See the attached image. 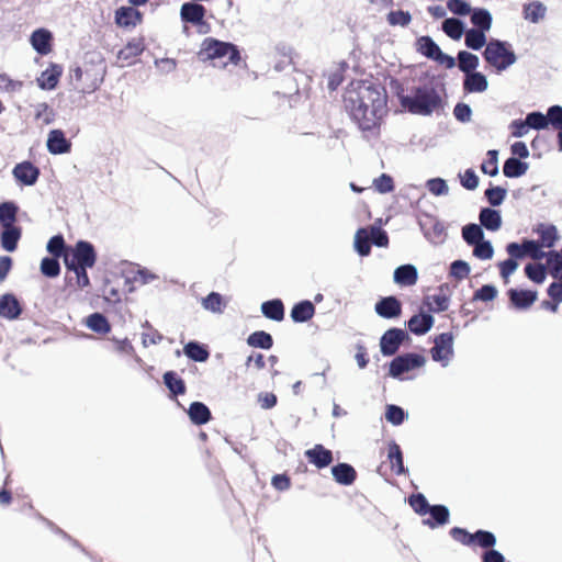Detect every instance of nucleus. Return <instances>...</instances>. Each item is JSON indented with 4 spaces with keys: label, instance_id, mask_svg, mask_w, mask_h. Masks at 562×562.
<instances>
[{
    "label": "nucleus",
    "instance_id": "9b49d317",
    "mask_svg": "<svg viewBox=\"0 0 562 562\" xmlns=\"http://www.w3.org/2000/svg\"><path fill=\"white\" fill-rule=\"evenodd\" d=\"M114 20L120 27H135L143 21V14L133 7H120L115 11Z\"/></svg>",
    "mask_w": 562,
    "mask_h": 562
},
{
    "label": "nucleus",
    "instance_id": "774afa93",
    "mask_svg": "<svg viewBox=\"0 0 562 562\" xmlns=\"http://www.w3.org/2000/svg\"><path fill=\"white\" fill-rule=\"evenodd\" d=\"M371 244L376 247H386L389 245L387 233L378 226H371L370 228Z\"/></svg>",
    "mask_w": 562,
    "mask_h": 562
},
{
    "label": "nucleus",
    "instance_id": "864d4df0",
    "mask_svg": "<svg viewBox=\"0 0 562 562\" xmlns=\"http://www.w3.org/2000/svg\"><path fill=\"white\" fill-rule=\"evenodd\" d=\"M144 50V46L140 41L128 42L127 45L121 49L117 54L120 60H128L136 58Z\"/></svg>",
    "mask_w": 562,
    "mask_h": 562
},
{
    "label": "nucleus",
    "instance_id": "052dcab7",
    "mask_svg": "<svg viewBox=\"0 0 562 562\" xmlns=\"http://www.w3.org/2000/svg\"><path fill=\"white\" fill-rule=\"evenodd\" d=\"M426 188L436 196L447 195L449 193V187L442 178H431L427 180Z\"/></svg>",
    "mask_w": 562,
    "mask_h": 562
},
{
    "label": "nucleus",
    "instance_id": "a211bd4d",
    "mask_svg": "<svg viewBox=\"0 0 562 562\" xmlns=\"http://www.w3.org/2000/svg\"><path fill=\"white\" fill-rule=\"evenodd\" d=\"M21 313L22 307L13 294L7 293L0 297V317L12 321L16 319Z\"/></svg>",
    "mask_w": 562,
    "mask_h": 562
},
{
    "label": "nucleus",
    "instance_id": "4468645a",
    "mask_svg": "<svg viewBox=\"0 0 562 562\" xmlns=\"http://www.w3.org/2000/svg\"><path fill=\"white\" fill-rule=\"evenodd\" d=\"M206 10L202 4L186 2L181 5L180 18L186 23L193 25L202 24L205 18Z\"/></svg>",
    "mask_w": 562,
    "mask_h": 562
},
{
    "label": "nucleus",
    "instance_id": "09e8293b",
    "mask_svg": "<svg viewBox=\"0 0 562 562\" xmlns=\"http://www.w3.org/2000/svg\"><path fill=\"white\" fill-rule=\"evenodd\" d=\"M418 50L430 59H436L440 53V47L429 36H423L418 40Z\"/></svg>",
    "mask_w": 562,
    "mask_h": 562
},
{
    "label": "nucleus",
    "instance_id": "c9c22d12",
    "mask_svg": "<svg viewBox=\"0 0 562 562\" xmlns=\"http://www.w3.org/2000/svg\"><path fill=\"white\" fill-rule=\"evenodd\" d=\"M184 355L196 362H204L209 358L207 349L198 341H189L183 348Z\"/></svg>",
    "mask_w": 562,
    "mask_h": 562
},
{
    "label": "nucleus",
    "instance_id": "6e6d98bb",
    "mask_svg": "<svg viewBox=\"0 0 562 562\" xmlns=\"http://www.w3.org/2000/svg\"><path fill=\"white\" fill-rule=\"evenodd\" d=\"M387 23L392 26H407L412 22V15L408 11H390L386 15Z\"/></svg>",
    "mask_w": 562,
    "mask_h": 562
},
{
    "label": "nucleus",
    "instance_id": "603ef678",
    "mask_svg": "<svg viewBox=\"0 0 562 562\" xmlns=\"http://www.w3.org/2000/svg\"><path fill=\"white\" fill-rule=\"evenodd\" d=\"M41 272L47 278H56L60 273V265L56 257H45L41 261Z\"/></svg>",
    "mask_w": 562,
    "mask_h": 562
},
{
    "label": "nucleus",
    "instance_id": "f8f14e48",
    "mask_svg": "<svg viewBox=\"0 0 562 562\" xmlns=\"http://www.w3.org/2000/svg\"><path fill=\"white\" fill-rule=\"evenodd\" d=\"M375 313L383 318H396L402 313V304L395 296L382 297L374 306Z\"/></svg>",
    "mask_w": 562,
    "mask_h": 562
},
{
    "label": "nucleus",
    "instance_id": "de8ad7c7",
    "mask_svg": "<svg viewBox=\"0 0 562 562\" xmlns=\"http://www.w3.org/2000/svg\"><path fill=\"white\" fill-rule=\"evenodd\" d=\"M202 306L204 310L212 313L221 314L225 304L223 303V296L217 292H211L207 296L202 299Z\"/></svg>",
    "mask_w": 562,
    "mask_h": 562
},
{
    "label": "nucleus",
    "instance_id": "ea45409f",
    "mask_svg": "<svg viewBox=\"0 0 562 562\" xmlns=\"http://www.w3.org/2000/svg\"><path fill=\"white\" fill-rule=\"evenodd\" d=\"M86 325L94 333L106 334L111 327L106 317L101 313H93L88 316Z\"/></svg>",
    "mask_w": 562,
    "mask_h": 562
},
{
    "label": "nucleus",
    "instance_id": "e2e57ef3",
    "mask_svg": "<svg viewBox=\"0 0 562 562\" xmlns=\"http://www.w3.org/2000/svg\"><path fill=\"white\" fill-rule=\"evenodd\" d=\"M470 271V265L464 260H454L450 265V274L458 280H463L468 278Z\"/></svg>",
    "mask_w": 562,
    "mask_h": 562
},
{
    "label": "nucleus",
    "instance_id": "cd10ccee",
    "mask_svg": "<svg viewBox=\"0 0 562 562\" xmlns=\"http://www.w3.org/2000/svg\"><path fill=\"white\" fill-rule=\"evenodd\" d=\"M479 220L481 227L487 231L495 232L502 226V216L498 211L490 207H484L480 211Z\"/></svg>",
    "mask_w": 562,
    "mask_h": 562
},
{
    "label": "nucleus",
    "instance_id": "393cba45",
    "mask_svg": "<svg viewBox=\"0 0 562 562\" xmlns=\"http://www.w3.org/2000/svg\"><path fill=\"white\" fill-rule=\"evenodd\" d=\"M188 415L192 424L201 426L207 424L212 414L210 408L202 402H193L188 408Z\"/></svg>",
    "mask_w": 562,
    "mask_h": 562
},
{
    "label": "nucleus",
    "instance_id": "6e6552de",
    "mask_svg": "<svg viewBox=\"0 0 562 562\" xmlns=\"http://www.w3.org/2000/svg\"><path fill=\"white\" fill-rule=\"evenodd\" d=\"M97 261L94 246L87 240H78L72 248L71 258L68 257L70 267L92 268Z\"/></svg>",
    "mask_w": 562,
    "mask_h": 562
},
{
    "label": "nucleus",
    "instance_id": "3c124183",
    "mask_svg": "<svg viewBox=\"0 0 562 562\" xmlns=\"http://www.w3.org/2000/svg\"><path fill=\"white\" fill-rule=\"evenodd\" d=\"M481 170L491 176L495 177L498 175V151L491 149L486 154V159L481 165Z\"/></svg>",
    "mask_w": 562,
    "mask_h": 562
},
{
    "label": "nucleus",
    "instance_id": "8fccbe9b",
    "mask_svg": "<svg viewBox=\"0 0 562 562\" xmlns=\"http://www.w3.org/2000/svg\"><path fill=\"white\" fill-rule=\"evenodd\" d=\"M525 273L528 279H530L532 282L537 284H541L544 282L547 277V268L542 263H528L525 267Z\"/></svg>",
    "mask_w": 562,
    "mask_h": 562
},
{
    "label": "nucleus",
    "instance_id": "e433bc0d",
    "mask_svg": "<svg viewBox=\"0 0 562 562\" xmlns=\"http://www.w3.org/2000/svg\"><path fill=\"white\" fill-rule=\"evenodd\" d=\"M247 344L254 348L270 349L273 346L272 336L263 330H257L247 338Z\"/></svg>",
    "mask_w": 562,
    "mask_h": 562
},
{
    "label": "nucleus",
    "instance_id": "473e14b6",
    "mask_svg": "<svg viewBox=\"0 0 562 562\" xmlns=\"http://www.w3.org/2000/svg\"><path fill=\"white\" fill-rule=\"evenodd\" d=\"M471 23L475 30L487 32L492 26V15L486 9L476 8L471 11Z\"/></svg>",
    "mask_w": 562,
    "mask_h": 562
},
{
    "label": "nucleus",
    "instance_id": "423d86ee",
    "mask_svg": "<svg viewBox=\"0 0 562 562\" xmlns=\"http://www.w3.org/2000/svg\"><path fill=\"white\" fill-rule=\"evenodd\" d=\"M426 363V358L416 352H407L396 356L389 366V375L393 379L402 380V375L414 369L422 368Z\"/></svg>",
    "mask_w": 562,
    "mask_h": 562
},
{
    "label": "nucleus",
    "instance_id": "5fc2aeb1",
    "mask_svg": "<svg viewBox=\"0 0 562 562\" xmlns=\"http://www.w3.org/2000/svg\"><path fill=\"white\" fill-rule=\"evenodd\" d=\"M408 502H409V505L412 506V508L414 509V512L416 514H418L419 516L427 515L430 509V506H431L428 503L425 495L422 493L411 495L408 498Z\"/></svg>",
    "mask_w": 562,
    "mask_h": 562
},
{
    "label": "nucleus",
    "instance_id": "338daca9",
    "mask_svg": "<svg viewBox=\"0 0 562 562\" xmlns=\"http://www.w3.org/2000/svg\"><path fill=\"white\" fill-rule=\"evenodd\" d=\"M496 295L497 289L492 284H485L474 292L473 300L490 302L493 301L496 297Z\"/></svg>",
    "mask_w": 562,
    "mask_h": 562
},
{
    "label": "nucleus",
    "instance_id": "5701e85b",
    "mask_svg": "<svg viewBox=\"0 0 562 562\" xmlns=\"http://www.w3.org/2000/svg\"><path fill=\"white\" fill-rule=\"evenodd\" d=\"M408 329L415 335H425L434 325V317L427 313L413 315L408 322Z\"/></svg>",
    "mask_w": 562,
    "mask_h": 562
},
{
    "label": "nucleus",
    "instance_id": "49530a36",
    "mask_svg": "<svg viewBox=\"0 0 562 562\" xmlns=\"http://www.w3.org/2000/svg\"><path fill=\"white\" fill-rule=\"evenodd\" d=\"M547 265L549 273L554 279H562V255L558 250L548 251Z\"/></svg>",
    "mask_w": 562,
    "mask_h": 562
},
{
    "label": "nucleus",
    "instance_id": "f03ea898",
    "mask_svg": "<svg viewBox=\"0 0 562 562\" xmlns=\"http://www.w3.org/2000/svg\"><path fill=\"white\" fill-rule=\"evenodd\" d=\"M198 57L201 61L218 60L223 67L239 66L243 61L240 52L235 44L214 37H205L202 41Z\"/></svg>",
    "mask_w": 562,
    "mask_h": 562
},
{
    "label": "nucleus",
    "instance_id": "4d7b16f0",
    "mask_svg": "<svg viewBox=\"0 0 562 562\" xmlns=\"http://www.w3.org/2000/svg\"><path fill=\"white\" fill-rule=\"evenodd\" d=\"M385 418L392 425L398 426L404 423L405 418H407V414L402 407L390 404L386 406Z\"/></svg>",
    "mask_w": 562,
    "mask_h": 562
},
{
    "label": "nucleus",
    "instance_id": "39448f33",
    "mask_svg": "<svg viewBox=\"0 0 562 562\" xmlns=\"http://www.w3.org/2000/svg\"><path fill=\"white\" fill-rule=\"evenodd\" d=\"M526 124L529 125L530 130H552L562 128V106L552 105L548 109L547 114L541 112H531L526 116Z\"/></svg>",
    "mask_w": 562,
    "mask_h": 562
},
{
    "label": "nucleus",
    "instance_id": "4c0bfd02",
    "mask_svg": "<svg viewBox=\"0 0 562 562\" xmlns=\"http://www.w3.org/2000/svg\"><path fill=\"white\" fill-rule=\"evenodd\" d=\"M479 66V57L470 52L458 53V67L464 74L474 72Z\"/></svg>",
    "mask_w": 562,
    "mask_h": 562
},
{
    "label": "nucleus",
    "instance_id": "f704fd0d",
    "mask_svg": "<svg viewBox=\"0 0 562 562\" xmlns=\"http://www.w3.org/2000/svg\"><path fill=\"white\" fill-rule=\"evenodd\" d=\"M461 235L469 246H473L484 239L483 228L481 225L475 223L464 225L462 227Z\"/></svg>",
    "mask_w": 562,
    "mask_h": 562
},
{
    "label": "nucleus",
    "instance_id": "2f4dec72",
    "mask_svg": "<svg viewBox=\"0 0 562 562\" xmlns=\"http://www.w3.org/2000/svg\"><path fill=\"white\" fill-rule=\"evenodd\" d=\"M496 536L488 530L479 529L473 532L472 547H479L484 551H488L496 546Z\"/></svg>",
    "mask_w": 562,
    "mask_h": 562
},
{
    "label": "nucleus",
    "instance_id": "bf43d9fd",
    "mask_svg": "<svg viewBox=\"0 0 562 562\" xmlns=\"http://www.w3.org/2000/svg\"><path fill=\"white\" fill-rule=\"evenodd\" d=\"M473 256L481 260H488L493 258L494 248L490 240H481L473 245Z\"/></svg>",
    "mask_w": 562,
    "mask_h": 562
},
{
    "label": "nucleus",
    "instance_id": "dca6fc26",
    "mask_svg": "<svg viewBox=\"0 0 562 562\" xmlns=\"http://www.w3.org/2000/svg\"><path fill=\"white\" fill-rule=\"evenodd\" d=\"M307 460L318 469H324L333 462V452L323 445H315L305 451Z\"/></svg>",
    "mask_w": 562,
    "mask_h": 562
},
{
    "label": "nucleus",
    "instance_id": "0e129e2a",
    "mask_svg": "<svg viewBox=\"0 0 562 562\" xmlns=\"http://www.w3.org/2000/svg\"><path fill=\"white\" fill-rule=\"evenodd\" d=\"M373 187L379 193L385 194L394 190V182L391 176L382 173L373 180Z\"/></svg>",
    "mask_w": 562,
    "mask_h": 562
},
{
    "label": "nucleus",
    "instance_id": "20e7f679",
    "mask_svg": "<svg viewBox=\"0 0 562 562\" xmlns=\"http://www.w3.org/2000/svg\"><path fill=\"white\" fill-rule=\"evenodd\" d=\"M483 57L497 72L506 70L509 66L515 64L517 59L515 53L509 48V45L498 40H491L486 44Z\"/></svg>",
    "mask_w": 562,
    "mask_h": 562
},
{
    "label": "nucleus",
    "instance_id": "9d476101",
    "mask_svg": "<svg viewBox=\"0 0 562 562\" xmlns=\"http://www.w3.org/2000/svg\"><path fill=\"white\" fill-rule=\"evenodd\" d=\"M408 334L402 328H390L380 338V350L384 357L394 356L401 345L408 340Z\"/></svg>",
    "mask_w": 562,
    "mask_h": 562
},
{
    "label": "nucleus",
    "instance_id": "69168bd1",
    "mask_svg": "<svg viewBox=\"0 0 562 562\" xmlns=\"http://www.w3.org/2000/svg\"><path fill=\"white\" fill-rule=\"evenodd\" d=\"M65 247L64 237L61 235H55L48 240L46 249L53 257L59 258L64 254Z\"/></svg>",
    "mask_w": 562,
    "mask_h": 562
},
{
    "label": "nucleus",
    "instance_id": "f3484780",
    "mask_svg": "<svg viewBox=\"0 0 562 562\" xmlns=\"http://www.w3.org/2000/svg\"><path fill=\"white\" fill-rule=\"evenodd\" d=\"M13 176L24 186H33L40 176V170L29 161L18 164L13 169Z\"/></svg>",
    "mask_w": 562,
    "mask_h": 562
},
{
    "label": "nucleus",
    "instance_id": "ddd939ff",
    "mask_svg": "<svg viewBox=\"0 0 562 562\" xmlns=\"http://www.w3.org/2000/svg\"><path fill=\"white\" fill-rule=\"evenodd\" d=\"M510 303L517 310L529 308L538 297L537 291L509 289L507 292Z\"/></svg>",
    "mask_w": 562,
    "mask_h": 562
},
{
    "label": "nucleus",
    "instance_id": "37998d69",
    "mask_svg": "<svg viewBox=\"0 0 562 562\" xmlns=\"http://www.w3.org/2000/svg\"><path fill=\"white\" fill-rule=\"evenodd\" d=\"M355 249L360 256H368L371 251V238L366 228H359L355 235Z\"/></svg>",
    "mask_w": 562,
    "mask_h": 562
},
{
    "label": "nucleus",
    "instance_id": "b1692460",
    "mask_svg": "<svg viewBox=\"0 0 562 562\" xmlns=\"http://www.w3.org/2000/svg\"><path fill=\"white\" fill-rule=\"evenodd\" d=\"M488 87L486 77L479 71L465 74L463 90L468 93L484 92Z\"/></svg>",
    "mask_w": 562,
    "mask_h": 562
},
{
    "label": "nucleus",
    "instance_id": "412c9836",
    "mask_svg": "<svg viewBox=\"0 0 562 562\" xmlns=\"http://www.w3.org/2000/svg\"><path fill=\"white\" fill-rule=\"evenodd\" d=\"M393 279L402 286H411L417 282L418 271L413 265H402L394 270Z\"/></svg>",
    "mask_w": 562,
    "mask_h": 562
},
{
    "label": "nucleus",
    "instance_id": "680f3d73",
    "mask_svg": "<svg viewBox=\"0 0 562 562\" xmlns=\"http://www.w3.org/2000/svg\"><path fill=\"white\" fill-rule=\"evenodd\" d=\"M506 194V189L502 187H491L485 190V198L492 206L501 205L504 202Z\"/></svg>",
    "mask_w": 562,
    "mask_h": 562
},
{
    "label": "nucleus",
    "instance_id": "f257e3e1",
    "mask_svg": "<svg viewBox=\"0 0 562 562\" xmlns=\"http://www.w3.org/2000/svg\"><path fill=\"white\" fill-rule=\"evenodd\" d=\"M344 104L362 132L379 133L387 113L384 88L364 81L351 82L345 91Z\"/></svg>",
    "mask_w": 562,
    "mask_h": 562
},
{
    "label": "nucleus",
    "instance_id": "a19ab883",
    "mask_svg": "<svg viewBox=\"0 0 562 562\" xmlns=\"http://www.w3.org/2000/svg\"><path fill=\"white\" fill-rule=\"evenodd\" d=\"M164 383L173 395H180L186 392L184 381L173 371L164 374Z\"/></svg>",
    "mask_w": 562,
    "mask_h": 562
},
{
    "label": "nucleus",
    "instance_id": "c756f323",
    "mask_svg": "<svg viewBox=\"0 0 562 562\" xmlns=\"http://www.w3.org/2000/svg\"><path fill=\"white\" fill-rule=\"evenodd\" d=\"M260 308L263 316L271 321L281 322L284 318V305L280 299L266 301Z\"/></svg>",
    "mask_w": 562,
    "mask_h": 562
},
{
    "label": "nucleus",
    "instance_id": "aec40b11",
    "mask_svg": "<svg viewBox=\"0 0 562 562\" xmlns=\"http://www.w3.org/2000/svg\"><path fill=\"white\" fill-rule=\"evenodd\" d=\"M63 75V67L57 64H50L37 79L38 86L42 89L52 90L58 85L59 78Z\"/></svg>",
    "mask_w": 562,
    "mask_h": 562
},
{
    "label": "nucleus",
    "instance_id": "2eb2a0df",
    "mask_svg": "<svg viewBox=\"0 0 562 562\" xmlns=\"http://www.w3.org/2000/svg\"><path fill=\"white\" fill-rule=\"evenodd\" d=\"M30 42L32 47L41 55H48L53 49V35L46 29L35 30Z\"/></svg>",
    "mask_w": 562,
    "mask_h": 562
},
{
    "label": "nucleus",
    "instance_id": "72a5a7b5",
    "mask_svg": "<svg viewBox=\"0 0 562 562\" xmlns=\"http://www.w3.org/2000/svg\"><path fill=\"white\" fill-rule=\"evenodd\" d=\"M528 170V164L516 157L508 158L503 166V173L507 178H518Z\"/></svg>",
    "mask_w": 562,
    "mask_h": 562
},
{
    "label": "nucleus",
    "instance_id": "a878e982",
    "mask_svg": "<svg viewBox=\"0 0 562 562\" xmlns=\"http://www.w3.org/2000/svg\"><path fill=\"white\" fill-rule=\"evenodd\" d=\"M535 232L540 237V245L546 248H552L560 237L558 228L553 224L540 223L537 225Z\"/></svg>",
    "mask_w": 562,
    "mask_h": 562
},
{
    "label": "nucleus",
    "instance_id": "4be33fe9",
    "mask_svg": "<svg viewBox=\"0 0 562 562\" xmlns=\"http://www.w3.org/2000/svg\"><path fill=\"white\" fill-rule=\"evenodd\" d=\"M3 229L0 234L1 247L7 251H14L21 238L22 231L15 225L2 226Z\"/></svg>",
    "mask_w": 562,
    "mask_h": 562
},
{
    "label": "nucleus",
    "instance_id": "bb28decb",
    "mask_svg": "<svg viewBox=\"0 0 562 562\" xmlns=\"http://www.w3.org/2000/svg\"><path fill=\"white\" fill-rule=\"evenodd\" d=\"M315 314L314 304L304 300L293 305L291 310V318L294 323H305L310 321Z\"/></svg>",
    "mask_w": 562,
    "mask_h": 562
},
{
    "label": "nucleus",
    "instance_id": "6ab92c4d",
    "mask_svg": "<svg viewBox=\"0 0 562 562\" xmlns=\"http://www.w3.org/2000/svg\"><path fill=\"white\" fill-rule=\"evenodd\" d=\"M428 514L430 517L423 519V525L431 529L443 526L449 521L450 512L445 505H431Z\"/></svg>",
    "mask_w": 562,
    "mask_h": 562
},
{
    "label": "nucleus",
    "instance_id": "79ce46f5",
    "mask_svg": "<svg viewBox=\"0 0 562 562\" xmlns=\"http://www.w3.org/2000/svg\"><path fill=\"white\" fill-rule=\"evenodd\" d=\"M546 14V7L539 1H532L524 5V18L532 23H538Z\"/></svg>",
    "mask_w": 562,
    "mask_h": 562
},
{
    "label": "nucleus",
    "instance_id": "a18cd8bd",
    "mask_svg": "<svg viewBox=\"0 0 562 562\" xmlns=\"http://www.w3.org/2000/svg\"><path fill=\"white\" fill-rule=\"evenodd\" d=\"M442 31L452 40L458 41L461 38L464 27L459 19L449 18L442 22Z\"/></svg>",
    "mask_w": 562,
    "mask_h": 562
},
{
    "label": "nucleus",
    "instance_id": "c03bdc74",
    "mask_svg": "<svg viewBox=\"0 0 562 562\" xmlns=\"http://www.w3.org/2000/svg\"><path fill=\"white\" fill-rule=\"evenodd\" d=\"M467 47L479 50L486 44V36L485 32L470 29L465 32V38H464Z\"/></svg>",
    "mask_w": 562,
    "mask_h": 562
},
{
    "label": "nucleus",
    "instance_id": "7c9ffc66",
    "mask_svg": "<svg viewBox=\"0 0 562 562\" xmlns=\"http://www.w3.org/2000/svg\"><path fill=\"white\" fill-rule=\"evenodd\" d=\"M387 459L390 460L392 464L391 468L395 474L401 475L406 472L401 447L393 440L389 442Z\"/></svg>",
    "mask_w": 562,
    "mask_h": 562
},
{
    "label": "nucleus",
    "instance_id": "1a4fd4ad",
    "mask_svg": "<svg viewBox=\"0 0 562 562\" xmlns=\"http://www.w3.org/2000/svg\"><path fill=\"white\" fill-rule=\"evenodd\" d=\"M425 238L432 245H440L446 240L447 233L443 222L432 215H426L418 222Z\"/></svg>",
    "mask_w": 562,
    "mask_h": 562
},
{
    "label": "nucleus",
    "instance_id": "c85d7f7f",
    "mask_svg": "<svg viewBox=\"0 0 562 562\" xmlns=\"http://www.w3.org/2000/svg\"><path fill=\"white\" fill-rule=\"evenodd\" d=\"M335 481L341 485H351L357 476L356 470L348 463H338L331 468Z\"/></svg>",
    "mask_w": 562,
    "mask_h": 562
},
{
    "label": "nucleus",
    "instance_id": "7ed1b4c3",
    "mask_svg": "<svg viewBox=\"0 0 562 562\" xmlns=\"http://www.w3.org/2000/svg\"><path fill=\"white\" fill-rule=\"evenodd\" d=\"M401 106L413 114L429 115L441 105V99L434 88L419 87L413 95L400 94Z\"/></svg>",
    "mask_w": 562,
    "mask_h": 562
},
{
    "label": "nucleus",
    "instance_id": "0eeeda50",
    "mask_svg": "<svg viewBox=\"0 0 562 562\" xmlns=\"http://www.w3.org/2000/svg\"><path fill=\"white\" fill-rule=\"evenodd\" d=\"M430 353L434 361L439 362L443 368L448 367L454 355L452 333L436 336Z\"/></svg>",
    "mask_w": 562,
    "mask_h": 562
},
{
    "label": "nucleus",
    "instance_id": "58836bf2",
    "mask_svg": "<svg viewBox=\"0 0 562 562\" xmlns=\"http://www.w3.org/2000/svg\"><path fill=\"white\" fill-rule=\"evenodd\" d=\"M19 207L14 202L0 203V223L2 226L14 225Z\"/></svg>",
    "mask_w": 562,
    "mask_h": 562
},
{
    "label": "nucleus",
    "instance_id": "13d9d810",
    "mask_svg": "<svg viewBox=\"0 0 562 562\" xmlns=\"http://www.w3.org/2000/svg\"><path fill=\"white\" fill-rule=\"evenodd\" d=\"M525 256H529L533 260H541L548 257V252L543 251L539 241L533 239H524Z\"/></svg>",
    "mask_w": 562,
    "mask_h": 562
}]
</instances>
